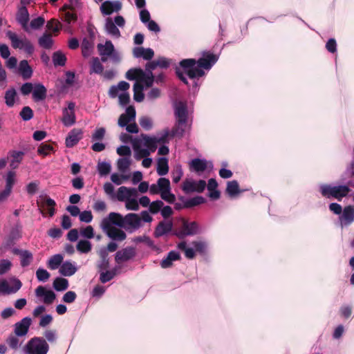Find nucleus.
I'll return each instance as SVG.
<instances>
[{
  "instance_id": "60",
  "label": "nucleus",
  "mask_w": 354,
  "mask_h": 354,
  "mask_svg": "<svg viewBox=\"0 0 354 354\" xmlns=\"http://www.w3.org/2000/svg\"><path fill=\"white\" fill-rule=\"evenodd\" d=\"M50 273L42 268H39L36 271V277L39 281L45 282L50 278Z\"/></svg>"
},
{
  "instance_id": "1",
  "label": "nucleus",
  "mask_w": 354,
  "mask_h": 354,
  "mask_svg": "<svg viewBox=\"0 0 354 354\" xmlns=\"http://www.w3.org/2000/svg\"><path fill=\"white\" fill-rule=\"evenodd\" d=\"M174 113L175 124L171 131L166 129L155 136L142 133L133 138L131 145L136 160H140L144 157L149 156L156 150L158 144L168 142L169 136L181 138L189 130L192 121L189 117L187 102L176 101L174 103Z\"/></svg>"
},
{
  "instance_id": "39",
  "label": "nucleus",
  "mask_w": 354,
  "mask_h": 354,
  "mask_svg": "<svg viewBox=\"0 0 354 354\" xmlns=\"http://www.w3.org/2000/svg\"><path fill=\"white\" fill-rule=\"evenodd\" d=\"M156 171L160 176L166 175L169 171L168 159L160 157L157 160Z\"/></svg>"
},
{
  "instance_id": "2",
  "label": "nucleus",
  "mask_w": 354,
  "mask_h": 354,
  "mask_svg": "<svg viewBox=\"0 0 354 354\" xmlns=\"http://www.w3.org/2000/svg\"><path fill=\"white\" fill-rule=\"evenodd\" d=\"M218 56L210 52H203V56L196 61L195 59H185L180 62V67H176L178 77L185 84H188L186 76L190 79L203 77L205 72L209 71L216 63Z\"/></svg>"
},
{
  "instance_id": "43",
  "label": "nucleus",
  "mask_w": 354,
  "mask_h": 354,
  "mask_svg": "<svg viewBox=\"0 0 354 354\" xmlns=\"http://www.w3.org/2000/svg\"><path fill=\"white\" fill-rule=\"evenodd\" d=\"M104 66L98 57H93L90 62V74L102 75Z\"/></svg>"
},
{
  "instance_id": "9",
  "label": "nucleus",
  "mask_w": 354,
  "mask_h": 354,
  "mask_svg": "<svg viewBox=\"0 0 354 354\" xmlns=\"http://www.w3.org/2000/svg\"><path fill=\"white\" fill-rule=\"evenodd\" d=\"M124 25V18L121 15H118L114 19L107 17L105 19L104 28L108 35L115 38H119L121 34L118 27L123 28Z\"/></svg>"
},
{
  "instance_id": "61",
  "label": "nucleus",
  "mask_w": 354,
  "mask_h": 354,
  "mask_svg": "<svg viewBox=\"0 0 354 354\" xmlns=\"http://www.w3.org/2000/svg\"><path fill=\"white\" fill-rule=\"evenodd\" d=\"M125 202V207L127 210L137 211L139 209V203L136 198L130 197Z\"/></svg>"
},
{
  "instance_id": "5",
  "label": "nucleus",
  "mask_w": 354,
  "mask_h": 354,
  "mask_svg": "<svg viewBox=\"0 0 354 354\" xmlns=\"http://www.w3.org/2000/svg\"><path fill=\"white\" fill-rule=\"evenodd\" d=\"M319 192L323 197L330 198H334L341 201L346 197L351 191L348 185H331L329 184H321L319 186Z\"/></svg>"
},
{
  "instance_id": "19",
  "label": "nucleus",
  "mask_w": 354,
  "mask_h": 354,
  "mask_svg": "<svg viewBox=\"0 0 354 354\" xmlns=\"http://www.w3.org/2000/svg\"><path fill=\"white\" fill-rule=\"evenodd\" d=\"M32 324V319L29 317H24L21 321L14 325V333L17 336L26 337Z\"/></svg>"
},
{
  "instance_id": "50",
  "label": "nucleus",
  "mask_w": 354,
  "mask_h": 354,
  "mask_svg": "<svg viewBox=\"0 0 354 354\" xmlns=\"http://www.w3.org/2000/svg\"><path fill=\"white\" fill-rule=\"evenodd\" d=\"M130 165L131 160L129 157L120 158L117 161L118 169L122 173L127 171Z\"/></svg>"
},
{
  "instance_id": "3",
  "label": "nucleus",
  "mask_w": 354,
  "mask_h": 354,
  "mask_svg": "<svg viewBox=\"0 0 354 354\" xmlns=\"http://www.w3.org/2000/svg\"><path fill=\"white\" fill-rule=\"evenodd\" d=\"M329 210L338 215V223L342 228L347 227L354 221V205H346L342 208L337 203H331L328 205Z\"/></svg>"
},
{
  "instance_id": "41",
  "label": "nucleus",
  "mask_w": 354,
  "mask_h": 354,
  "mask_svg": "<svg viewBox=\"0 0 354 354\" xmlns=\"http://www.w3.org/2000/svg\"><path fill=\"white\" fill-rule=\"evenodd\" d=\"M19 71L24 79H28L32 75V70L27 60H21L19 64Z\"/></svg>"
},
{
  "instance_id": "36",
  "label": "nucleus",
  "mask_w": 354,
  "mask_h": 354,
  "mask_svg": "<svg viewBox=\"0 0 354 354\" xmlns=\"http://www.w3.org/2000/svg\"><path fill=\"white\" fill-rule=\"evenodd\" d=\"M5 104L9 108L13 107L16 101L18 100L17 91L15 88H10L4 95Z\"/></svg>"
},
{
  "instance_id": "30",
  "label": "nucleus",
  "mask_w": 354,
  "mask_h": 354,
  "mask_svg": "<svg viewBox=\"0 0 354 354\" xmlns=\"http://www.w3.org/2000/svg\"><path fill=\"white\" fill-rule=\"evenodd\" d=\"M198 232V227L196 222H185L183 225L182 231L178 234V236L183 237L196 234Z\"/></svg>"
},
{
  "instance_id": "58",
  "label": "nucleus",
  "mask_w": 354,
  "mask_h": 354,
  "mask_svg": "<svg viewBox=\"0 0 354 354\" xmlns=\"http://www.w3.org/2000/svg\"><path fill=\"white\" fill-rule=\"evenodd\" d=\"M140 74H143V70L140 68H131L125 74V77L129 80H134L139 79Z\"/></svg>"
},
{
  "instance_id": "15",
  "label": "nucleus",
  "mask_w": 354,
  "mask_h": 354,
  "mask_svg": "<svg viewBox=\"0 0 354 354\" xmlns=\"http://www.w3.org/2000/svg\"><path fill=\"white\" fill-rule=\"evenodd\" d=\"M16 21L26 32H30L28 25L30 14L26 6L21 5L18 6L16 12Z\"/></svg>"
},
{
  "instance_id": "8",
  "label": "nucleus",
  "mask_w": 354,
  "mask_h": 354,
  "mask_svg": "<svg viewBox=\"0 0 354 354\" xmlns=\"http://www.w3.org/2000/svg\"><path fill=\"white\" fill-rule=\"evenodd\" d=\"M97 50L101 55V61L106 62L109 57L113 62L118 63L120 61V53L115 50L113 43L110 40L106 41L104 44H98Z\"/></svg>"
},
{
  "instance_id": "4",
  "label": "nucleus",
  "mask_w": 354,
  "mask_h": 354,
  "mask_svg": "<svg viewBox=\"0 0 354 354\" xmlns=\"http://www.w3.org/2000/svg\"><path fill=\"white\" fill-rule=\"evenodd\" d=\"M151 194H160L162 200L169 203H174L176 196L171 192V184L168 178L161 177L156 183L151 184L149 187Z\"/></svg>"
},
{
  "instance_id": "32",
  "label": "nucleus",
  "mask_w": 354,
  "mask_h": 354,
  "mask_svg": "<svg viewBox=\"0 0 354 354\" xmlns=\"http://www.w3.org/2000/svg\"><path fill=\"white\" fill-rule=\"evenodd\" d=\"M130 84L125 81H120L117 85H113L109 88V95L111 98H115L119 95V91H127Z\"/></svg>"
},
{
  "instance_id": "18",
  "label": "nucleus",
  "mask_w": 354,
  "mask_h": 354,
  "mask_svg": "<svg viewBox=\"0 0 354 354\" xmlns=\"http://www.w3.org/2000/svg\"><path fill=\"white\" fill-rule=\"evenodd\" d=\"M122 5L119 0L104 1L100 8V12L104 16H108L113 12H118L122 9Z\"/></svg>"
},
{
  "instance_id": "62",
  "label": "nucleus",
  "mask_w": 354,
  "mask_h": 354,
  "mask_svg": "<svg viewBox=\"0 0 354 354\" xmlns=\"http://www.w3.org/2000/svg\"><path fill=\"white\" fill-rule=\"evenodd\" d=\"M24 121H28L33 118V111L29 106H24L19 113Z\"/></svg>"
},
{
  "instance_id": "7",
  "label": "nucleus",
  "mask_w": 354,
  "mask_h": 354,
  "mask_svg": "<svg viewBox=\"0 0 354 354\" xmlns=\"http://www.w3.org/2000/svg\"><path fill=\"white\" fill-rule=\"evenodd\" d=\"M48 351L49 345L41 337L31 338L24 347L26 354H47Z\"/></svg>"
},
{
  "instance_id": "45",
  "label": "nucleus",
  "mask_w": 354,
  "mask_h": 354,
  "mask_svg": "<svg viewBox=\"0 0 354 354\" xmlns=\"http://www.w3.org/2000/svg\"><path fill=\"white\" fill-rule=\"evenodd\" d=\"M144 86L136 82L133 85V99L137 102H141L145 97L144 93Z\"/></svg>"
},
{
  "instance_id": "53",
  "label": "nucleus",
  "mask_w": 354,
  "mask_h": 354,
  "mask_svg": "<svg viewBox=\"0 0 354 354\" xmlns=\"http://www.w3.org/2000/svg\"><path fill=\"white\" fill-rule=\"evenodd\" d=\"M45 24V19L44 17L39 16L36 18L32 19L29 25L30 31L31 30H39Z\"/></svg>"
},
{
  "instance_id": "31",
  "label": "nucleus",
  "mask_w": 354,
  "mask_h": 354,
  "mask_svg": "<svg viewBox=\"0 0 354 354\" xmlns=\"http://www.w3.org/2000/svg\"><path fill=\"white\" fill-rule=\"evenodd\" d=\"M47 94L46 88L41 83L35 84L32 91V98L35 102L44 100Z\"/></svg>"
},
{
  "instance_id": "26",
  "label": "nucleus",
  "mask_w": 354,
  "mask_h": 354,
  "mask_svg": "<svg viewBox=\"0 0 354 354\" xmlns=\"http://www.w3.org/2000/svg\"><path fill=\"white\" fill-rule=\"evenodd\" d=\"M120 269L121 266L118 265L110 270H107V269L105 270H98L100 272V282L102 283H105L106 282L110 281L115 277L116 274H118L120 272Z\"/></svg>"
},
{
  "instance_id": "42",
  "label": "nucleus",
  "mask_w": 354,
  "mask_h": 354,
  "mask_svg": "<svg viewBox=\"0 0 354 354\" xmlns=\"http://www.w3.org/2000/svg\"><path fill=\"white\" fill-rule=\"evenodd\" d=\"M64 260V257L61 254L53 255L48 261L47 265L50 270H56L60 268Z\"/></svg>"
},
{
  "instance_id": "54",
  "label": "nucleus",
  "mask_w": 354,
  "mask_h": 354,
  "mask_svg": "<svg viewBox=\"0 0 354 354\" xmlns=\"http://www.w3.org/2000/svg\"><path fill=\"white\" fill-rule=\"evenodd\" d=\"M76 248L80 252L86 254L91 250L92 245L89 241L80 240L78 241Z\"/></svg>"
},
{
  "instance_id": "33",
  "label": "nucleus",
  "mask_w": 354,
  "mask_h": 354,
  "mask_svg": "<svg viewBox=\"0 0 354 354\" xmlns=\"http://www.w3.org/2000/svg\"><path fill=\"white\" fill-rule=\"evenodd\" d=\"M180 200L183 203V206L185 208L194 207L205 202V198L201 196H196L190 198L181 196Z\"/></svg>"
},
{
  "instance_id": "57",
  "label": "nucleus",
  "mask_w": 354,
  "mask_h": 354,
  "mask_svg": "<svg viewBox=\"0 0 354 354\" xmlns=\"http://www.w3.org/2000/svg\"><path fill=\"white\" fill-rule=\"evenodd\" d=\"M111 169V165L108 162H100L97 164V171L101 176L109 174Z\"/></svg>"
},
{
  "instance_id": "48",
  "label": "nucleus",
  "mask_w": 354,
  "mask_h": 354,
  "mask_svg": "<svg viewBox=\"0 0 354 354\" xmlns=\"http://www.w3.org/2000/svg\"><path fill=\"white\" fill-rule=\"evenodd\" d=\"M53 286L57 291H64L68 288V281L64 278L57 277L53 281Z\"/></svg>"
},
{
  "instance_id": "29",
  "label": "nucleus",
  "mask_w": 354,
  "mask_h": 354,
  "mask_svg": "<svg viewBox=\"0 0 354 354\" xmlns=\"http://www.w3.org/2000/svg\"><path fill=\"white\" fill-rule=\"evenodd\" d=\"M172 227L171 221H160L155 229L154 236L158 238L166 235L171 231Z\"/></svg>"
},
{
  "instance_id": "51",
  "label": "nucleus",
  "mask_w": 354,
  "mask_h": 354,
  "mask_svg": "<svg viewBox=\"0 0 354 354\" xmlns=\"http://www.w3.org/2000/svg\"><path fill=\"white\" fill-rule=\"evenodd\" d=\"M15 173L12 171H9L7 174V176L6 178V187L4 189V192H6L9 195L11 193L12 186L15 183Z\"/></svg>"
},
{
  "instance_id": "6",
  "label": "nucleus",
  "mask_w": 354,
  "mask_h": 354,
  "mask_svg": "<svg viewBox=\"0 0 354 354\" xmlns=\"http://www.w3.org/2000/svg\"><path fill=\"white\" fill-rule=\"evenodd\" d=\"M6 35L10 40L13 48L22 50L28 55L33 54L35 51L34 46L25 36L19 38L15 32L11 30H7Z\"/></svg>"
},
{
  "instance_id": "23",
  "label": "nucleus",
  "mask_w": 354,
  "mask_h": 354,
  "mask_svg": "<svg viewBox=\"0 0 354 354\" xmlns=\"http://www.w3.org/2000/svg\"><path fill=\"white\" fill-rule=\"evenodd\" d=\"M137 194V190L136 188H128L124 186H122L118 188V192L115 196V200H118L121 202H124L129 198L131 196H136Z\"/></svg>"
},
{
  "instance_id": "11",
  "label": "nucleus",
  "mask_w": 354,
  "mask_h": 354,
  "mask_svg": "<svg viewBox=\"0 0 354 354\" xmlns=\"http://www.w3.org/2000/svg\"><path fill=\"white\" fill-rule=\"evenodd\" d=\"M205 187L206 182L204 180H194L192 178H186L182 185V189L185 194L201 193Z\"/></svg>"
},
{
  "instance_id": "38",
  "label": "nucleus",
  "mask_w": 354,
  "mask_h": 354,
  "mask_svg": "<svg viewBox=\"0 0 354 354\" xmlns=\"http://www.w3.org/2000/svg\"><path fill=\"white\" fill-rule=\"evenodd\" d=\"M54 44V41L52 38V35L49 33H44L38 39L39 46L44 49L49 50L52 48Z\"/></svg>"
},
{
  "instance_id": "12",
  "label": "nucleus",
  "mask_w": 354,
  "mask_h": 354,
  "mask_svg": "<svg viewBox=\"0 0 354 354\" xmlns=\"http://www.w3.org/2000/svg\"><path fill=\"white\" fill-rule=\"evenodd\" d=\"M142 226L140 215L136 213H129L124 216V228L129 233H133Z\"/></svg>"
},
{
  "instance_id": "24",
  "label": "nucleus",
  "mask_w": 354,
  "mask_h": 354,
  "mask_svg": "<svg viewBox=\"0 0 354 354\" xmlns=\"http://www.w3.org/2000/svg\"><path fill=\"white\" fill-rule=\"evenodd\" d=\"M82 133L83 132L81 129H72L66 138V146L68 148H71L76 145L78 143V142L82 139Z\"/></svg>"
},
{
  "instance_id": "21",
  "label": "nucleus",
  "mask_w": 354,
  "mask_h": 354,
  "mask_svg": "<svg viewBox=\"0 0 354 354\" xmlns=\"http://www.w3.org/2000/svg\"><path fill=\"white\" fill-rule=\"evenodd\" d=\"M104 232L112 240L115 241H122L126 239V233L116 227H101Z\"/></svg>"
},
{
  "instance_id": "55",
  "label": "nucleus",
  "mask_w": 354,
  "mask_h": 354,
  "mask_svg": "<svg viewBox=\"0 0 354 354\" xmlns=\"http://www.w3.org/2000/svg\"><path fill=\"white\" fill-rule=\"evenodd\" d=\"M183 176V170L180 165L174 166L171 171V177L174 183H178Z\"/></svg>"
},
{
  "instance_id": "14",
  "label": "nucleus",
  "mask_w": 354,
  "mask_h": 354,
  "mask_svg": "<svg viewBox=\"0 0 354 354\" xmlns=\"http://www.w3.org/2000/svg\"><path fill=\"white\" fill-rule=\"evenodd\" d=\"M124 216L116 212H111L104 218L100 223V227H118L124 228Z\"/></svg>"
},
{
  "instance_id": "52",
  "label": "nucleus",
  "mask_w": 354,
  "mask_h": 354,
  "mask_svg": "<svg viewBox=\"0 0 354 354\" xmlns=\"http://www.w3.org/2000/svg\"><path fill=\"white\" fill-rule=\"evenodd\" d=\"M82 53L84 57H88L93 49V44L87 38H84L82 42Z\"/></svg>"
},
{
  "instance_id": "25",
  "label": "nucleus",
  "mask_w": 354,
  "mask_h": 354,
  "mask_svg": "<svg viewBox=\"0 0 354 354\" xmlns=\"http://www.w3.org/2000/svg\"><path fill=\"white\" fill-rule=\"evenodd\" d=\"M77 271L75 262H73L70 260L62 262L59 272L60 274L64 277H71Z\"/></svg>"
},
{
  "instance_id": "16",
  "label": "nucleus",
  "mask_w": 354,
  "mask_h": 354,
  "mask_svg": "<svg viewBox=\"0 0 354 354\" xmlns=\"http://www.w3.org/2000/svg\"><path fill=\"white\" fill-rule=\"evenodd\" d=\"M75 104L73 102H68V106L62 111L63 117L62 122L65 127H71L76 122L75 114Z\"/></svg>"
},
{
  "instance_id": "10",
  "label": "nucleus",
  "mask_w": 354,
  "mask_h": 354,
  "mask_svg": "<svg viewBox=\"0 0 354 354\" xmlns=\"http://www.w3.org/2000/svg\"><path fill=\"white\" fill-rule=\"evenodd\" d=\"M22 283L15 277L10 278L9 280L3 279L0 281V294L12 295L16 293L21 289Z\"/></svg>"
},
{
  "instance_id": "59",
  "label": "nucleus",
  "mask_w": 354,
  "mask_h": 354,
  "mask_svg": "<svg viewBox=\"0 0 354 354\" xmlns=\"http://www.w3.org/2000/svg\"><path fill=\"white\" fill-rule=\"evenodd\" d=\"M106 133V129L104 127L96 128L91 136V140L94 141H101L104 139Z\"/></svg>"
},
{
  "instance_id": "46",
  "label": "nucleus",
  "mask_w": 354,
  "mask_h": 354,
  "mask_svg": "<svg viewBox=\"0 0 354 354\" xmlns=\"http://www.w3.org/2000/svg\"><path fill=\"white\" fill-rule=\"evenodd\" d=\"M33 259V255L29 250H24L20 252V264L21 267L25 268L28 266Z\"/></svg>"
},
{
  "instance_id": "37",
  "label": "nucleus",
  "mask_w": 354,
  "mask_h": 354,
  "mask_svg": "<svg viewBox=\"0 0 354 354\" xmlns=\"http://www.w3.org/2000/svg\"><path fill=\"white\" fill-rule=\"evenodd\" d=\"M24 153L21 151H12L9 152L10 159V166L12 169H16L23 160Z\"/></svg>"
},
{
  "instance_id": "28",
  "label": "nucleus",
  "mask_w": 354,
  "mask_h": 354,
  "mask_svg": "<svg viewBox=\"0 0 354 354\" xmlns=\"http://www.w3.org/2000/svg\"><path fill=\"white\" fill-rule=\"evenodd\" d=\"M133 55L136 58L142 57L145 60H151L154 55V52L150 48L135 47L133 49Z\"/></svg>"
},
{
  "instance_id": "47",
  "label": "nucleus",
  "mask_w": 354,
  "mask_h": 354,
  "mask_svg": "<svg viewBox=\"0 0 354 354\" xmlns=\"http://www.w3.org/2000/svg\"><path fill=\"white\" fill-rule=\"evenodd\" d=\"M226 192L231 197L235 196L241 192L239 189V185L236 180H232L227 183Z\"/></svg>"
},
{
  "instance_id": "40",
  "label": "nucleus",
  "mask_w": 354,
  "mask_h": 354,
  "mask_svg": "<svg viewBox=\"0 0 354 354\" xmlns=\"http://www.w3.org/2000/svg\"><path fill=\"white\" fill-rule=\"evenodd\" d=\"M21 337L15 334H11L7 337L6 342L11 349L16 351L21 346L24 342V340H21Z\"/></svg>"
},
{
  "instance_id": "49",
  "label": "nucleus",
  "mask_w": 354,
  "mask_h": 354,
  "mask_svg": "<svg viewBox=\"0 0 354 354\" xmlns=\"http://www.w3.org/2000/svg\"><path fill=\"white\" fill-rule=\"evenodd\" d=\"M53 62L55 66H64L66 64V57L61 51H56L53 54Z\"/></svg>"
},
{
  "instance_id": "27",
  "label": "nucleus",
  "mask_w": 354,
  "mask_h": 354,
  "mask_svg": "<svg viewBox=\"0 0 354 354\" xmlns=\"http://www.w3.org/2000/svg\"><path fill=\"white\" fill-rule=\"evenodd\" d=\"M21 237V226L20 225H16L12 228L8 238L4 243L6 248H10L14 245L15 241L19 239Z\"/></svg>"
},
{
  "instance_id": "63",
  "label": "nucleus",
  "mask_w": 354,
  "mask_h": 354,
  "mask_svg": "<svg viewBox=\"0 0 354 354\" xmlns=\"http://www.w3.org/2000/svg\"><path fill=\"white\" fill-rule=\"evenodd\" d=\"M139 123L142 128L147 131L150 130L153 127V121L148 116L141 117L139 120Z\"/></svg>"
},
{
  "instance_id": "20",
  "label": "nucleus",
  "mask_w": 354,
  "mask_h": 354,
  "mask_svg": "<svg viewBox=\"0 0 354 354\" xmlns=\"http://www.w3.org/2000/svg\"><path fill=\"white\" fill-rule=\"evenodd\" d=\"M136 112L134 106H129L125 113L120 115L118 124L120 127H125L129 123L133 122L136 119Z\"/></svg>"
},
{
  "instance_id": "64",
  "label": "nucleus",
  "mask_w": 354,
  "mask_h": 354,
  "mask_svg": "<svg viewBox=\"0 0 354 354\" xmlns=\"http://www.w3.org/2000/svg\"><path fill=\"white\" fill-rule=\"evenodd\" d=\"M12 267V263L8 259H1L0 260V275L5 274L7 273Z\"/></svg>"
},
{
  "instance_id": "56",
  "label": "nucleus",
  "mask_w": 354,
  "mask_h": 354,
  "mask_svg": "<svg viewBox=\"0 0 354 354\" xmlns=\"http://www.w3.org/2000/svg\"><path fill=\"white\" fill-rule=\"evenodd\" d=\"M178 248L185 252V255L187 259H193L195 256L194 248H187V243L185 241L179 243L178 244Z\"/></svg>"
},
{
  "instance_id": "22",
  "label": "nucleus",
  "mask_w": 354,
  "mask_h": 354,
  "mask_svg": "<svg viewBox=\"0 0 354 354\" xmlns=\"http://www.w3.org/2000/svg\"><path fill=\"white\" fill-rule=\"evenodd\" d=\"M35 295L37 297H43V301L46 304H52L56 298V295L53 290H46L42 286H39L35 289Z\"/></svg>"
},
{
  "instance_id": "44",
  "label": "nucleus",
  "mask_w": 354,
  "mask_h": 354,
  "mask_svg": "<svg viewBox=\"0 0 354 354\" xmlns=\"http://www.w3.org/2000/svg\"><path fill=\"white\" fill-rule=\"evenodd\" d=\"M138 81L144 86V88L151 87L154 82V75L153 73L148 74L143 71V74H140Z\"/></svg>"
},
{
  "instance_id": "35",
  "label": "nucleus",
  "mask_w": 354,
  "mask_h": 354,
  "mask_svg": "<svg viewBox=\"0 0 354 354\" xmlns=\"http://www.w3.org/2000/svg\"><path fill=\"white\" fill-rule=\"evenodd\" d=\"M180 259V254L178 251L171 250L168 254L166 258L162 259L160 262V266L162 268H168L172 266V262Z\"/></svg>"
},
{
  "instance_id": "17",
  "label": "nucleus",
  "mask_w": 354,
  "mask_h": 354,
  "mask_svg": "<svg viewBox=\"0 0 354 354\" xmlns=\"http://www.w3.org/2000/svg\"><path fill=\"white\" fill-rule=\"evenodd\" d=\"M136 255V250L134 247L128 246L116 252L115 261L118 264L133 259Z\"/></svg>"
},
{
  "instance_id": "13",
  "label": "nucleus",
  "mask_w": 354,
  "mask_h": 354,
  "mask_svg": "<svg viewBox=\"0 0 354 354\" xmlns=\"http://www.w3.org/2000/svg\"><path fill=\"white\" fill-rule=\"evenodd\" d=\"M213 167L212 162L205 159L196 158L189 162L190 171L196 173L198 176H201L207 169L209 171L212 170Z\"/></svg>"
},
{
  "instance_id": "34",
  "label": "nucleus",
  "mask_w": 354,
  "mask_h": 354,
  "mask_svg": "<svg viewBox=\"0 0 354 354\" xmlns=\"http://www.w3.org/2000/svg\"><path fill=\"white\" fill-rule=\"evenodd\" d=\"M100 261L97 263L98 270H105L109 267V259L107 250L101 248L98 252Z\"/></svg>"
}]
</instances>
